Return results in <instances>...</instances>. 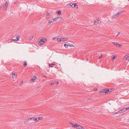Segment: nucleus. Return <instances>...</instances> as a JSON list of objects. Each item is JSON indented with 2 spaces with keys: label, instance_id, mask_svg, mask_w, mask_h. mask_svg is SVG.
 <instances>
[{
  "label": "nucleus",
  "instance_id": "nucleus-1",
  "mask_svg": "<svg viewBox=\"0 0 129 129\" xmlns=\"http://www.w3.org/2000/svg\"><path fill=\"white\" fill-rule=\"evenodd\" d=\"M68 6L69 7H71L73 8L75 7L76 8H78V6L76 3L73 4L72 3H71L68 5Z\"/></svg>",
  "mask_w": 129,
  "mask_h": 129
},
{
  "label": "nucleus",
  "instance_id": "nucleus-2",
  "mask_svg": "<svg viewBox=\"0 0 129 129\" xmlns=\"http://www.w3.org/2000/svg\"><path fill=\"white\" fill-rule=\"evenodd\" d=\"M77 128L79 129H84V128H83L81 125H77L76 126Z\"/></svg>",
  "mask_w": 129,
  "mask_h": 129
},
{
  "label": "nucleus",
  "instance_id": "nucleus-3",
  "mask_svg": "<svg viewBox=\"0 0 129 129\" xmlns=\"http://www.w3.org/2000/svg\"><path fill=\"white\" fill-rule=\"evenodd\" d=\"M45 40V39H44V38H43V39H41V41H40L39 42V43H41V42H42V43H41V45L43 44V43H44L45 42L44 40Z\"/></svg>",
  "mask_w": 129,
  "mask_h": 129
},
{
  "label": "nucleus",
  "instance_id": "nucleus-4",
  "mask_svg": "<svg viewBox=\"0 0 129 129\" xmlns=\"http://www.w3.org/2000/svg\"><path fill=\"white\" fill-rule=\"evenodd\" d=\"M20 38V36L19 35H17L16 36V41H18L19 40V38Z\"/></svg>",
  "mask_w": 129,
  "mask_h": 129
},
{
  "label": "nucleus",
  "instance_id": "nucleus-5",
  "mask_svg": "<svg viewBox=\"0 0 129 129\" xmlns=\"http://www.w3.org/2000/svg\"><path fill=\"white\" fill-rule=\"evenodd\" d=\"M111 90H109V89H106L105 90H104V91H105V93H108V92H110L111 91Z\"/></svg>",
  "mask_w": 129,
  "mask_h": 129
},
{
  "label": "nucleus",
  "instance_id": "nucleus-6",
  "mask_svg": "<svg viewBox=\"0 0 129 129\" xmlns=\"http://www.w3.org/2000/svg\"><path fill=\"white\" fill-rule=\"evenodd\" d=\"M50 17L49 14L48 13H47L46 15V19H48Z\"/></svg>",
  "mask_w": 129,
  "mask_h": 129
},
{
  "label": "nucleus",
  "instance_id": "nucleus-7",
  "mask_svg": "<svg viewBox=\"0 0 129 129\" xmlns=\"http://www.w3.org/2000/svg\"><path fill=\"white\" fill-rule=\"evenodd\" d=\"M99 22V20H96L94 22V24L95 25L97 24Z\"/></svg>",
  "mask_w": 129,
  "mask_h": 129
},
{
  "label": "nucleus",
  "instance_id": "nucleus-8",
  "mask_svg": "<svg viewBox=\"0 0 129 129\" xmlns=\"http://www.w3.org/2000/svg\"><path fill=\"white\" fill-rule=\"evenodd\" d=\"M55 64L54 63H51V64H49V66L51 67H54Z\"/></svg>",
  "mask_w": 129,
  "mask_h": 129
},
{
  "label": "nucleus",
  "instance_id": "nucleus-9",
  "mask_svg": "<svg viewBox=\"0 0 129 129\" xmlns=\"http://www.w3.org/2000/svg\"><path fill=\"white\" fill-rule=\"evenodd\" d=\"M121 13V11H119L115 15L117 17L119 16V15Z\"/></svg>",
  "mask_w": 129,
  "mask_h": 129
},
{
  "label": "nucleus",
  "instance_id": "nucleus-10",
  "mask_svg": "<svg viewBox=\"0 0 129 129\" xmlns=\"http://www.w3.org/2000/svg\"><path fill=\"white\" fill-rule=\"evenodd\" d=\"M122 113V111L121 110H120L119 111H118V112H115V114H118L120 113Z\"/></svg>",
  "mask_w": 129,
  "mask_h": 129
},
{
  "label": "nucleus",
  "instance_id": "nucleus-11",
  "mask_svg": "<svg viewBox=\"0 0 129 129\" xmlns=\"http://www.w3.org/2000/svg\"><path fill=\"white\" fill-rule=\"evenodd\" d=\"M53 22H54V20L53 19H52L49 20L48 21V23H51Z\"/></svg>",
  "mask_w": 129,
  "mask_h": 129
},
{
  "label": "nucleus",
  "instance_id": "nucleus-12",
  "mask_svg": "<svg viewBox=\"0 0 129 129\" xmlns=\"http://www.w3.org/2000/svg\"><path fill=\"white\" fill-rule=\"evenodd\" d=\"M61 41H67L68 40V39L67 38H61Z\"/></svg>",
  "mask_w": 129,
  "mask_h": 129
},
{
  "label": "nucleus",
  "instance_id": "nucleus-13",
  "mask_svg": "<svg viewBox=\"0 0 129 129\" xmlns=\"http://www.w3.org/2000/svg\"><path fill=\"white\" fill-rule=\"evenodd\" d=\"M70 44H64V46L66 48H67L69 45Z\"/></svg>",
  "mask_w": 129,
  "mask_h": 129
},
{
  "label": "nucleus",
  "instance_id": "nucleus-14",
  "mask_svg": "<svg viewBox=\"0 0 129 129\" xmlns=\"http://www.w3.org/2000/svg\"><path fill=\"white\" fill-rule=\"evenodd\" d=\"M8 5V3L7 2L4 5V7L5 8H7V7Z\"/></svg>",
  "mask_w": 129,
  "mask_h": 129
},
{
  "label": "nucleus",
  "instance_id": "nucleus-15",
  "mask_svg": "<svg viewBox=\"0 0 129 129\" xmlns=\"http://www.w3.org/2000/svg\"><path fill=\"white\" fill-rule=\"evenodd\" d=\"M15 73L14 72H13V73H12V78H14V77H15Z\"/></svg>",
  "mask_w": 129,
  "mask_h": 129
},
{
  "label": "nucleus",
  "instance_id": "nucleus-16",
  "mask_svg": "<svg viewBox=\"0 0 129 129\" xmlns=\"http://www.w3.org/2000/svg\"><path fill=\"white\" fill-rule=\"evenodd\" d=\"M27 64V63L26 62V61H24V67H25Z\"/></svg>",
  "mask_w": 129,
  "mask_h": 129
},
{
  "label": "nucleus",
  "instance_id": "nucleus-17",
  "mask_svg": "<svg viewBox=\"0 0 129 129\" xmlns=\"http://www.w3.org/2000/svg\"><path fill=\"white\" fill-rule=\"evenodd\" d=\"M29 121V118L27 119L24 122V123L25 124L26 123L28 122Z\"/></svg>",
  "mask_w": 129,
  "mask_h": 129
},
{
  "label": "nucleus",
  "instance_id": "nucleus-18",
  "mask_svg": "<svg viewBox=\"0 0 129 129\" xmlns=\"http://www.w3.org/2000/svg\"><path fill=\"white\" fill-rule=\"evenodd\" d=\"M34 118H35V117H31V118H29V121H30L31 120H33L34 121Z\"/></svg>",
  "mask_w": 129,
  "mask_h": 129
},
{
  "label": "nucleus",
  "instance_id": "nucleus-19",
  "mask_svg": "<svg viewBox=\"0 0 129 129\" xmlns=\"http://www.w3.org/2000/svg\"><path fill=\"white\" fill-rule=\"evenodd\" d=\"M71 124L72 125V126L74 127H76V126L77 125L76 124H74L73 123H71Z\"/></svg>",
  "mask_w": 129,
  "mask_h": 129
},
{
  "label": "nucleus",
  "instance_id": "nucleus-20",
  "mask_svg": "<svg viewBox=\"0 0 129 129\" xmlns=\"http://www.w3.org/2000/svg\"><path fill=\"white\" fill-rule=\"evenodd\" d=\"M38 119V117L37 118H36L35 117L34 118V121H35L36 122H37L39 121Z\"/></svg>",
  "mask_w": 129,
  "mask_h": 129
},
{
  "label": "nucleus",
  "instance_id": "nucleus-21",
  "mask_svg": "<svg viewBox=\"0 0 129 129\" xmlns=\"http://www.w3.org/2000/svg\"><path fill=\"white\" fill-rule=\"evenodd\" d=\"M36 77L35 76H34L31 79V80L33 81H34L35 79H36Z\"/></svg>",
  "mask_w": 129,
  "mask_h": 129
},
{
  "label": "nucleus",
  "instance_id": "nucleus-22",
  "mask_svg": "<svg viewBox=\"0 0 129 129\" xmlns=\"http://www.w3.org/2000/svg\"><path fill=\"white\" fill-rule=\"evenodd\" d=\"M112 43L115 46H117V44H118L117 43H116L115 42H112Z\"/></svg>",
  "mask_w": 129,
  "mask_h": 129
},
{
  "label": "nucleus",
  "instance_id": "nucleus-23",
  "mask_svg": "<svg viewBox=\"0 0 129 129\" xmlns=\"http://www.w3.org/2000/svg\"><path fill=\"white\" fill-rule=\"evenodd\" d=\"M57 41L58 42H60L61 41V39L58 38L57 39Z\"/></svg>",
  "mask_w": 129,
  "mask_h": 129
},
{
  "label": "nucleus",
  "instance_id": "nucleus-24",
  "mask_svg": "<svg viewBox=\"0 0 129 129\" xmlns=\"http://www.w3.org/2000/svg\"><path fill=\"white\" fill-rule=\"evenodd\" d=\"M117 46L118 47H121L122 46V45L118 44Z\"/></svg>",
  "mask_w": 129,
  "mask_h": 129
},
{
  "label": "nucleus",
  "instance_id": "nucleus-25",
  "mask_svg": "<svg viewBox=\"0 0 129 129\" xmlns=\"http://www.w3.org/2000/svg\"><path fill=\"white\" fill-rule=\"evenodd\" d=\"M121 110L122 111V113L123 112H124L126 111L125 108H123V109H122Z\"/></svg>",
  "mask_w": 129,
  "mask_h": 129
},
{
  "label": "nucleus",
  "instance_id": "nucleus-26",
  "mask_svg": "<svg viewBox=\"0 0 129 129\" xmlns=\"http://www.w3.org/2000/svg\"><path fill=\"white\" fill-rule=\"evenodd\" d=\"M58 18H55L53 19V20H54V22L55 21H56L58 20Z\"/></svg>",
  "mask_w": 129,
  "mask_h": 129
},
{
  "label": "nucleus",
  "instance_id": "nucleus-27",
  "mask_svg": "<svg viewBox=\"0 0 129 129\" xmlns=\"http://www.w3.org/2000/svg\"><path fill=\"white\" fill-rule=\"evenodd\" d=\"M124 57L126 59H129V56H125Z\"/></svg>",
  "mask_w": 129,
  "mask_h": 129
},
{
  "label": "nucleus",
  "instance_id": "nucleus-28",
  "mask_svg": "<svg viewBox=\"0 0 129 129\" xmlns=\"http://www.w3.org/2000/svg\"><path fill=\"white\" fill-rule=\"evenodd\" d=\"M38 118L39 119H38L39 121V120H42V119H43V118L42 117H38Z\"/></svg>",
  "mask_w": 129,
  "mask_h": 129
},
{
  "label": "nucleus",
  "instance_id": "nucleus-29",
  "mask_svg": "<svg viewBox=\"0 0 129 129\" xmlns=\"http://www.w3.org/2000/svg\"><path fill=\"white\" fill-rule=\"evenodd\" d=\"M57 12L58 14L60 15L61 12L60 11H57Z\"/></svg>",
  "mask_w": 129,
  "mask_h": 129
},
{
  "label": "nucleus",
  "instance_id": "nucleus-30",
  "mask_svg": "<svg viewBox=\"0 0 129 129\" xmlns=\"http://www.w3.org/2000/svg\"><path fill=\"white\" fill-rule=\"evenodd\" d=\"M54 83L56 84H58L59 83V82L58 81H55L54 82Z\"/></svg>",
  "mask_w": 129,
  "mask_h": 129
},
{
  "label": "nucleus",
  "instance_id": "nucleus-31",
  "mask_svg": "<svg viewBox=\"0 0 129 129\" xmlns=\"http://www.w3.org/2000/svg\"><path fill=\"white\" fill-rule=\"evenodd\" d=\"M69 46H71V47H74V45H72V44H70L69 45Z\"/></svg>",
  "mask_w": 129,
  "mask_h": 129
},
{
  "label": "nucleus",
  "instance_id": "nucleus-32",
  "mask_svg": "<svg viewBox=\"0 0 129 129\" xmlns=\"http://www.w3.org/2000/svg\"><path fill=\"white\" fill-rule=\"evenodd\" d=\"M16 39H12L11 41H16Z\"/></svg>",
  "mask_w": 129,
  "mask_h": 129
},
{
  "label": "nucleus",
  "instance_id": "nucleus-33",
  "mask_svg": "<svg viewBox=\"0 0 129 129\" xmlns=\"http://www.w3.org/2000/svg\"><path fill=\"white\" fill-rule=\"evenodd\" d=\"M102 56H103V55H101V56L99 57V59H100V58H102Z\"/></svg>",
  "mask_w": 129,
  "mask_h": 129
},
{
  "label": "nucleus",
  "instance_id": "nucleus-34",
  "mask_svg": "<svg viewBox=\"0 0 129 129\" xmlns=\"http://www.w3.org/2000/svg\"><path fill=\"white\" fill-rule=\"evenodd\" d=\"M125 109H126V110H129V107H128L126 108Z\"/></svg>",
  "mask_w": 129,
  "mask_h": 129
},
{
  "label": "nucleus",
  "instance_id": "nucleus-35",
  "mask_svg": "<svg viewBox=\"0 0 129 129\" xmlns=\"http://www.w3.org/2000/svg\"><path fill=\"white\" fill-rule=\"evenodd\" d=\"M104 92V91H100L99 93H102Z\"/></svg>",
  "mask_w": 129,
  "mask_h": 129
},
{
  "label": "nucleus",
  "instance_id": "nucleus-36",
  "mask_svg": "<svg viewBox=\"0 0 129 129\" xmlns=\"http://www.w3.org/2000/svg\"><path fill=\"white\" fill-rule=\"evenodd\" d=\"M34 37L33 36H31L30 38V40H32L33 38Z\"/></svg>",
  "mask_w": 129,
  "mask_h": 129
},
{
  "label": "nucleus",
  "instance_id": "nucleus-37",
  "mask_svg": "<svg viewBox=\"0 0 129 129\" xmlns=\"http://www.w3.org/2000/svg\"><path fill=\"white\" fill-rule=\"evenodd\" d=\"M54 83L53 82H51V85H54Z\"/></svg>",
  "mask_w": 129,
  "mask_h": 129
},
{
  "label": "nucleus",
  "instance_id": "nucleus-38",
  "mask_svg": "<svg viewBox=\"0 0 129 129\" xmlns=\"http://www.w3.org/2000/svg\"><path fill=\"white\" fill-rule=\"evenodd\" d=\"M115 56H113L112 57V58L113 59H114L115 58Z\"/></svg>",
  "mask_w": 129,
  "mask_h": 129
},
{
  "label": "nucleus",
  "instance_id": "nucleus-39",
  "mask_svg": "<svg viewBox=\"0 0 129 129\" xmlns=\"http://www.w3.org/2000/svg\"><path fill=\"white\" fill-rule=\"evenodd\" d=\"M17 2L16 1H15L14 2V4H17Z\"/></svg>",
  "mask_w": 129,
  "mask_h": 129
},
{
  "label": "nucleus",
  "instance_id": "nucleus-40",
  "mask_svg": "<svg viewBox=\"0 0 129 129\" xmlns=\"http://www.w3.org/2000/svg\"><path fill=\"white\" fill-rule=\"evenodd\" d=\"M120 34V32H119L118 33V34L117 35V36H118Z\"/></svg>",
  "mask_w": 129,
  "mask_h": 129
},
{
  "label": "nucleus",
  "instance_id": "nucleus-41",
  "mask_svg": "<svg viewBox=\"0 0 129 129\" xmlns=\"http://www.w3.org/2000/svg\"><path fill=\"white\" fill-rule=\"evenodd\" d=\"M44 77H46V78L47 77L46 76H44Z\"/></svg>",
  "mask_w": 129,
  "mask_h": 129
},
{
  "label": "nucleus",
  "instance_id": "nucleus-42",
  "mask_svg": "<svg viewBox=\"0 0 129 129\" xmlns=\"http://www.w3.org/2000/svg\"><path fill=\"white\" fill-rule=\"evenodd\" d=\"M95 90H97V89H95Z\"/></svg>",
  "mask_w": 129,
  "mask_h": 129
},
{
  "label": "nucleus",
  "instance_id": "nucleus-43",
  "mask_svg": "<svg viewBox=\"0 0 129 129\" xmlns=\"http://www.w3.org/2000/svg\"><path fill=\"white\" fill-rule=\"evenodd\" d=\"M95 90H97V89H95Z\"/></svg>",
  "mask_w": 129,
  "mask_h": 129
},
{
  "label": "nucleus",
  "instance_id": "nucleus-44",
  "mask_svg": "<svg viewBox=\"0 0 129 129\" xmlns=\"http://www.w3.org/2000/svg\"><path fill=\"white\" fill-rule=\"evenodd\" d=\"M42 43V42H41V43H40V44H41V43Z\"/></svg>",
  "mask_w": 129,
  "mask_h": 129
},
{
  "label": "nucleus",
  "instance_id": "nucleus-45",
  "mask_svg": "<svg viewBox=\"0 0 129 129\" xmlns=\"http://www.w3.org/2000/svg\"><path fill=\"white\" fill-rule=\"evenodd\" d=\"M1 10V9H0V11Z\"/></svg>",
  "mask_w": 129,
  "mask_h": 129
}]
</instances>
